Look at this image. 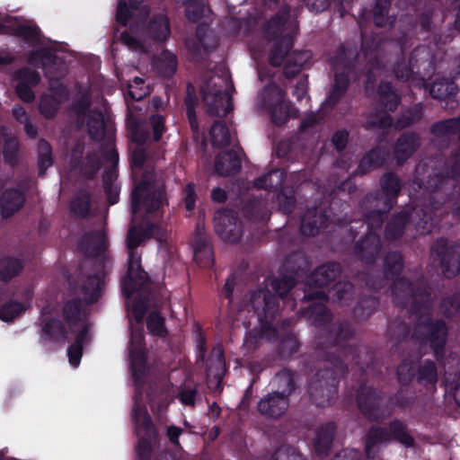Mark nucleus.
I'll use <instances>...</instances> for the list:
<instances>
[{
	"label": "nucleus",
	"instance_id": "nucleus-13",
	"mask_svg": "<svg viewBox=\"0 0 460 460\" xmlns=\"http://www.w3.org/2000/svg\"><path fill=\"white\" fill-rule=\"evenodd\" d=\"M394 438L402 444L409 446L411 444V438L406 433L404 426L400 421L393 422L390 426V431L387 433L383 429H372L369 430L366 442V453L368 457L373 458L379 447Z\"/></svg>",
	"mask_w": 460,
	"mask_h": 460
},
{
	"label": "nucleus",
	"instance_id": "nucleus-32",
	"mask_svg": "<svg viewBox=\"0 0 460 460\" xmlns=\"http://www.w3.org/2000/svg\"><path fill=\"white\" fill-rule=\"evenodd\" d=\"M147 33L155 41H165L170 35L168 18L163 14L153 16L147 24Z\"/></svg>",
	"mask_w": 460,
	"mask_h": 460
},
{
	"label": "nucleus",
	"instance_id": "nucleus-26",
	"mask_svg": "<svg viewBox=\"0 0 460 460\" xmlns=\"http://www.w3.org/2000/svg\"><path fill=\"white\" fill-rule=\"evenodd\" d=\"M288 405V399L285 398V395L273 393L259 402L258 409L266 416L277 418L286 411Z\"/></svg>",
	"mask_w": 460,
	"mask_h": 460
},
{
	"label": "nucleus",
	"instance_id": "nucleus-52",
	"mask_svg": "<svg viewBox=\"0 0 460 460\" xmlns=\"http://www.w3.org/2000/svg\"><path fill=\"white\" fill-rule=\"evenodd\" d=\"M414 58V52L411 53L409 62L406 64L403 58L401 60H397L394 66V73L395 77L402 82H407L411 78L412 75V61Z\"/></svg>",
	"mask_w": 460,
	"mask_h": 460
},
{
	"label": "nucleus",
	"instance_id": "nucleus-7",
	"mask_svg": "<svg viewBox=\"0 0 460 460\" xmlns=\"http://www.w3.org/2000/svg\"><path fill=\"white\" fill-rule=\"evenodd\" d=\"M166 204V193L164 188L156 186L146 174L134 187L131 192V214L137 217L142 208L146 215L158 211Z\"/></svg>",
	"mask_w": 460,
	"mask_h": 460
},
{
	"label": "nucleus",
	"instance_id": "nucleus-16",
	"mask_svg": "<svg viewBox=\"0 0 460 460\" xmlns=\"http://www.w3.org/2000/svg\"><path fill=\"white\" fill-rule=\"evenodd\" d=\"M330 215L325 208L318 206L308 208L301 217L300 232L305 236L317 235L328 226Z\"/></svg>",
	"mask_w": 460,
	"mask_h": 460
},
{
	"label": "nucleus",
	"instance_id": "nucleus-61",
	"mask_svg": "<svg viewBox=\"0 0 460 460\" xmlns=\"http://www.w3.org/2000/svg\"><path fill=\"white\" fill-rule=\"evenodd\" d=\"M248 268V263L243 261L239 268L234 270L226 280V283L223 288H234L235 286H239L243 284V272L246 270Z\"/></svg>",
	"mask_w": 460,
	"mask_h": 460
},
{
	"label": "nucleus",
	"instance_id": "nucleus-44",
	"mask_svg": "<svg viewBox=\"0 0 460 460\" xmlns=\"http://www.w3.org/2000/svg\"><path fill=\"white\" fill-rule=\"evenodd\" d=\"M279 209L285 215L294 212L296 205V198L293 189H282L277 196Z\"/></svg>",
	"mask_w": 460,
	"mask_h": 460
},
{
	"label": "nucleus",
	"instance_id": "nucleus-22",
	"mask_svg": "<svg viewBox=\"0 0 460 460\" xmlns=\"http://www.w3.org/2000/svg\"><path fill=\"white\" fill-rule=\"evenodd\" d=\"M26 201L23 190L18 188H7L0 195V213L4 219L10 218L21 210Z\"/></svg>",
	"mask_w": 460,
	"mask_h": 460
},
{
	"label": "nucleus",
	"instance_id": "nucleus-5",
	"mask_svg": "<svg viewBox=\"0 0 460 460\" xmlns=\"http://www.w3.org/2000/svg\"><path fill=\"white\" fill-rule=\"evenodd\" d=\"M438 208V202L430 199L429 206L414 211L412 220H414L416 227L420 230L421 234H429L436 226L435 210ZM411 219V216L405 210L394 214L385 226V238L388 241L399 240L404 234L405 227Z\"/></svg>",
	"mask_w": 460,
	"mask_h": 460
},
{
	"label": "nucleus",
	"instance_id": "nucleus-29",
	"mask_svg": "<svg viewBox=\"0 0 460 460\" xmlns=\"http://www.w3.org/2000/svg\"><path fill=\"white\" fill-rule=\"evenodd\" d=\"M153 66L161 77L172 78L177 71V57L168 49H164L159 57L153 59Z\"/></svg>",
	"mask_w": 460,
	"mask_h": 460
},
{
	"label": "nucleus",
	"instance_id": "nucleus-23",
	"mask_svg": "<svg viewBox=\"0 0 460 460\" xmlns=\"http://www.w3.org/2000/svg\"><path fill=\"white\" fill-rule=\"evenodd\" d=\"M215 171L219 176H233L242 168L240 155L234 150L220 152L215 159Z\"/></svg>",
	"mask_w": 460,
	"mask_h": 460
},
{
	"label": "nucleus",
	"instance_id": "nucleus-53",
	"mask_svg": "<svg viewBox=\"0 0 460 460\" xmlns=\"http://www.w3.org/2000/svg\"><path fill=\"white\" fill-rule=\"evenodd\" d=\"M186 16L189 21L192 22H199L205 16V13L208 7L204 4L203 0L192 1V3L186 4Z\"/></svg>",
	"mask_w": 460,
	"mask_h": 460
},
{
	"label": "nucleus",
	"instance_id": "nucleus-45",
	"mask_svg": "<svg viewBox=\"0 0 460 460\" xmlns=\"http://www.w3.org/2000/svg\"><path fill=\"white\" fill-rule=\"evenodd\" d=\"M447 329L444 323H438L434 327L430 337L429 339L430 346L434 349V354L437 358L440 357V350L446 342Z\"/></svg>",
	"mask_w": 460,
	"mask_h": 460
},
{
	"label": "nucleus",
	"instance_id": "nucleus-34",
	"mask_svg": "<svg viewBox=\"0 0 460 460\" xmlns=\"http://www.w3.org/2000/svg\"><path fill=\"white\" fill-rule=\"evenodd\" d=\"M24 268L22 259L14 257H3L0 259V280L7 283L18 276Z\"/></svg>",
	"mask_w": 460,
	"mask_h": 460
},
{
	"label": "nucleus",
	"instance_id": "nucleus-37",
	"mask_svg": "<svg viewBox=\"0 0 460 460\" xmlns=\"http://www.w3.org/2000/svg\"><path fill=\"white\" fill-rule=\"evenodd\" d=\"M87 132L93 141H101L105 136L104 118L102 111L93 110L88 114Z\"/></svg>",
	"mask_w": 460,
	"mask_h": 460
},
{
	"label": "nucleus",
	"instance_id": "nucleus-3",
	"mask_svg": "<svg viewBox=\"0 0 460 460\" xmlns=\"http://www.w3.org/2000/svg\"><path fill=\"white\" fill-rule=\"evenodd\" d=\"M311 261L300 251L289 253L279 267V276H268L264 288H296L305 282V288H328L341 274L340 263L330 261L316 267L309 272Z\"/></svg>",
	"mask_w": 460,
	"mask_h": 460
},
{
	"label": "nucleus",
	"instance_id": "nucleus-19",
	"mask_svg": "<svg viewBox=\"0 0 460 460\" xmlns=\"http://www.w3.org/2000/svg\"><path fill=\"white\" fill-rule=\"evenodd\" d=\"M192 245L193 257L197 264L206 269L212 268L215 259L211 242L199 225H197Z\"/></svg>",
	"mask_w": 460,
	"mask_h": 460
},
{
	"label": "nucleus",
	"instance_id": "nucleus-20",
	"mask_svg": "<svg viewBox=\"0 0 460 460\" xmlns=\"http://www.w3.org/2000/svg\"><path fill=\"white\" fill-rule=\"evenodd\" d=\"M458 87L452 80L440 78L435 80L429 89V94L433 99L439 100L446 110L453 111L457 105L456 95Z\"/></svg>",
	"mask_w": 460,
	"mask_h": 460
},
{
	"label": "nucleus",
	"instance_id": "nucleus-14",
	"mask_svg": "<svg viewBox=\"0 0 460 460\" xmlns=\"http://www.w3.org/2000/svg\"><path fill=\"white\" fill-rule=\"evenodd\" d=\"M31 300L32 294L29 291L7 297L0 289V320L13 322L31 306Z\"/></svg>",
	"mask_w": 460,
	"mask_h": 460
},
{
	"label": "nucleus",
	"instance_id": "nucleus-30",
	"mask_svg": "<svg viewBox=\"0 0 460 460\" xmlns=\"http://www.w3.org/2000/svg\"><path fill=\"white\" fill-rule=\"evenodd\" d=\"M0 137L4 139L3 155L4 162L13 166L18 162L20 144L15 136L8 132V128L0 126Z\"/></svg>",
	"mask_w": 460,
	"mask_h": 460
},
{
	"label": "nucleus",
	"instance_id": "nucleus-15",
	"mask_svg": "<svg viewBox=\"0 0 460 460\" xmlns=\"http://www.w3.org/2000/svg\"><path fill=\"white\" fill-rule=\"evenodd\" d=\"M201 93L210 116L226 117L233 110L231 96L226 90L219 89L211 92L208 86H203Z\"/></svg>",
	"mask_w": 460,
	"mask_h": 460
},
{
	"label": "nucleus",
	"instance_id": "nucleus-9",
	"mask_svg": "<svg viewBox=\"0 0 460 460\" xmlns=\"http://www.w3.org/2000/svg\"><path fill=\"white\" fill-rule=\"evenodd\" d=\"M433 260L439 262L444 276L454 278L460 272V244L449 243L445 237L438 238L431 246Z\"/></svg>",
	"mask_w": 460,
	"mask_h": 460
},
{
	"label": "nucleus",
	"instance_id": "nucleus-31",
	"mask_svg": "<svg viewBox=\"0 0 460 460\" xmlns=\"http://www.w3.org/2000/svg\"><path fill=\"white\" fill-rule=\"evenodd\" d=\"M54 307L50 310L48 306L42 309L41 333L53 338H63L66 332L65 327L56 319Z\"/></svg>",
	"mask_w": 460,
	"mask_h": 460
},
{
	"label": "nucleus",
	"instance_id": "nucleus-12",
	"mask_svg": "<svg viewBox=\"0 0 460 460\" xmlns=\"http://www.w3.org/2000/svg\"><path fill=\"white\" fill-rule=\"evenodd\" d=\"M214 227L217 234L226 242L235 243L243 236V224L238 214L233 209H219L214 215Z\"/></svg>",
	"mask_w": 460,
	"mask_h": 460
},
{
	"label": "nucleus",
	"instance_id": "nucleus-36",
	"mask_svg": "<svg viewBox=\"0 0 460 460\" xmlns=\"http://www.w3.org/2000/svg\"><path fill=\"white\" fill-rule=\"evenodd\" d=\"M423 113V104L421 102L414 104L398 115L395 120V128L403 129L411 126L422 119Z\"/></svg>",
	"mask_w": 460,
	"mask_h": 460
},
{
	"label": "nucleus",
	"instance_id": "nucleus-47",
	"mask_svg": "<svg viewBox=\"0 0 460 460\" xmlns=\"http://www.w3.org/2000/svg\"><path fill=\"white\" fill-rule=\"evenodd\" d=\"M61 103L56 96L45 95L40 100V111L46 119H53L59 111Z\"/></svg>",
	"mask_w": 460,
	"mask_h": 460
},
{
	"label": "nucleus",
	"instance_id": "nucleus-28",
	"mask_svg": "<svg viewBox=\"0 0 460 460\" xmlns=\"http://www.w3.org/2000/svg\"><path fill=\"white\" fill-rule=\"evenodd\" d=\"M353 0H305L306 7L315 13H321L332 8L334 13L343 18L349 13Z\"/></svg>",
	"mask_w": 460,
	"mask_h": 460
},
{
	"label": "nucleus",
	"instance_id": "nucleus-42",
	"mask_svg": "<svg viewBox=\"0 0 460 460\" xmlns=\"http://www.w3.org/2000/svg\"><path fill=\"white\" fill-rule=\"evenodd\" d=\"M393 125V118L384 111H376L371 112L367 117L364 128L367 130L370 129H382L387 130Z\"/></svg>",
	"mask_w": 460,
	"mask_h": 460
},
{
	"label": "nucleus",
	"instance_id": "nucleus-39",
	"mask_svg": "<svg viewBox=\"0 0 460 460\" xmlns=\"http://www.w3.org/2000/svg\"><path fill=\"white\" fill-rule=\"evenodd\" d=\"M91 210V195L87 190H79L70 203L71 213L79 218H85Z\"/></svg>",
	"mask_w": 460,
	"mask_h": 460
},
{
	"label": "nucleus",
	"instance_id": "nucleus-58",
	"mask_svg": "<svg viewBox=\"0 0 460 460\" xmlns=\"http://www.w3.org/2000/svg\"><path fill=\"white\" fill-rule=\"evenodd\" d=\"M34 56L40 55V67L45 68L47 66H51L57 64L58 56L55 52L48 48H42L37 50H33Z\"/></svg>",
	"mask_w": 460,
	"mask_h": 460
},
{
	"label": "nucleus",
	"instance_id": "nucleus-48",
	"mask_svg": "<svg viewBox=\"0 0 460 460\" xmlns=\"http://www.w3.org/2000/svg\"><path fill=\"white\" fill-rule=\"evenodd\" d=\"M389 6L390 1H376L373 10V20L376 27L383 28L387 25L389 21Z\"/></svg>",
	"mask_w": 460,
	"mask_h": 460
},
{
	"label": "nucleus",
	"instance_id": "nucleus-50",
	"mask_svg": "<svg viewBox=\"0 0 460 460\" xmlns=\"http://www.w3.org/2000/svg\"><path fill=\"white\" fill-rule=\"evenodd\" d=\"M13 77L18 83H23L31 86H37L41 79L39 72L27 66L17 69L14 72Z\"/></svg>",
	"mask_w": 460,
	"mask_h": 460
},
{
	"label": "nucleus",
	"instance_id": "nucleus-43",
	"mask_svg": "<svg viewBox=\"0 0 460 460\" xmlns=\"http://www.w3.org/2000/svg\"><path fill=\"white\" fill-rule=\"evenodd\" d=\"M9 34L21 38L28 43H35L40 41L42 35L40 27L36 24H19L15 27H11Z\"/></svg>",
	"mask_w": 460,
	"mask_h": 460
},
{
	"label": "nucleus",
	"instance_id": "nucleus-6",
	"mask_svg": "<svg viewBox=\"0 0 460 460\" xmlns=\"http://www.w3.org/2000/svg\"><path fill=\"white\" fill-rule=\"evenodd\" d=\"M460 178V145L452 152L445 164L444 172L429 175L426 189L430 193V199L439 203L446 201L456 186L455 180Z\"/></svg>",
	"mask_w": 460,
	"mask_h": 460
},
{
	"label": "nucleus",
	"instance_id": "nucleus-49",
	"mask_svg": "<svg viewBox=\"0 0 460 460\" xmlns=\"http://www.w3.org/2000/svg\"><path fill=\"white\" fill-rule=\"evenodd\" d=\"M333 431V424H329L327 427L322 429L318 432L314 442V447L319 454H324L325 451L329 448L332 439Z\"/></svg>",
	"mask_w": 460,
	"mask_h": 460
},
{
	"label": "nucleus",
	"instance_id": "nucleus-57",
	"mask_svg": "<svg viewBox=\"0 0 460 460\" xmlns=\"http://www.w3.org/2000/svg\"><path fill=\"white\" fill-rule=\"evenodd\" d=\"M278 173H279V171L274 170L268 173H265L263 175L257 177L253 181V186L259 190H271L273 189H276L278 187V185H279L281 183V180H279L276 183H273L271 181V177L273 174H278Z\"/></svg>",
	"mask_w": 460,
	"mask_h": 460
},
{
	"label": "nucleus",
	"instance_id": "nucleus-27",
	"mask_svg": "<svg viewBox=\"0 0 460 460\" xmlns=\"http://www.w3.org/2000/svg\"><path fill=\"white\" fill-rule=\"evenodd\" d=\"M377 103L387 111L394 112L401 103V96L391 82L381 81L377 86Z\"/></svg>",
	"mask_w": 460,
	"mask_h": 460
},
{
	"label": "nucleus",
	"instance_id": "nucleus-33",
	"mask_svg": "<svg viewBox=\"0 0 460 460\" xmlns=\"http://www.w3.org/2000/svg\"><path fill=\"white\" fill-rule=\"evenodd\" d=\"M403 269V258L400 252L392 251L384 258V276L386 279L395 281Z\"/></svg>",
	"mask_w": 460,
	"mask_h": 460
},
{
	"label": "nucleus",
	"instance_id": "nucleus-21",
	"mask_svg": "<svg viewBox=\"0 0 460 460\" xmlns=\"http://www.w3.org/2000/svg\"><path fill=\"white\" fill-rule=\"evenodd\" d=\"M420 146V136L412 131L403 132L394 146V155L398 165H402Z\"/></svg>",
	"mask_w": 460,
	"mask_h": 460
},
{
	"label": "nucleus",
	"instance_id": "nucleus-35",
	"mask_svg": "<svg viewBox=\"0 0 460 460\" xmlns=\"http://www.w3.org/2000/svg\"><path fill=\"white\" fill-rule=\"evenodd\" d=\"M107 271L103 262L98 263L91 272L85 276H82L83 285L70 286L69 288H104L107 284Z\"/></svg>",
	"mask_w": 460,
	"mask_h": 460
},
{
	"label": "nucleus",
	"instance_id": "nucleus-18",
	"mask_svg": "<svg viewBox=\"0 0 460 460\" xmlns=\"http://www.w3.org/2000/svg\"><path fill=\"white\" fill-rule=\"evenodd\" d=\"M381 249L380 235L372 232H367L353 247L354 254L366 264H373L378 258Z\"/></svg>",
	"mask_w": 460,
	"mask_h": 460
},
{
	"label": "nucleus",
	"instance_id": "nucleus-2",
	"mask_svg": "<svg viewBox=\"0 0 460 460\" xmlns=\"http://www.w3.org/2000/svg\"><path fill=\"white\" fill-rule=\"evenodd\" d=\"M297 30V22L292 19L288 4L282 5L261 28L263 39L272 42L270 64L275 67L284 64L283 74L288 79L296 77L311 58L308 50L289 53L294 46Z\"/></svg>",
	"mask_w": 460,
	"mask_h": 460
},
{
	"label": "nucleus",
	"instance_id": "nucleus-38",
	"mask_svg": "<svg viewBox=\"0 0 460 460\" xmlns=\"http://www.w3.org/2000/svg\"><path fill=\"white\" fill-rule=\"evenodd\" d=\"M217 359L215 366L209 367L208 372V385L213 391H217L220 388L221 381L226 371L223 354L220 348L214 350Z\"/></svg>",
	"mask_w": 460,
	"mask_h": 460
},
{
	"label": "nucleus",
	"instance_id": "nucleus-54",
	"mask_svg": "<svg viewBox=\"0 0 460 460\" xmlns=\"http://www.w3.org/2000/svg\"><path fill=\"white\" fill-rule=\"evenodd\" d=\"M149 125L152 129V139L158 142L165 131V119L161 114H154L149 118Z\"/></svg>",
	"mask_w": 460,
	"mask_h": 460
},
{
	"label": "nucleus",
	"instance_id": "nucleus-11",
	"mask_svg": "<svg viewBox=\"0 0 460 460\" xmlns=\"http://www.w3.org/2000/svg\"><path fill=\"white\" fill-rule=\"evenodd\" d=\"M380 189L368 193L364 203L377 202L385 205V209H392L397 203L402 190V181L394 172H385L379 180Z\"/></svg>",
	"mask_w": 460,
	"mask_h": 460
},
{
	"label": "nucleus",
	"instance_id": "nucleus-8",
	"mask_svg": "<svg viewBox=\"0 0 460 460\" xmlns=\"http://www.w3.org/2000/svg\"><path fill=\"white\" fill-rule=\"evenodd\" d=\"M64 316L68 326L77 327L78 334L75 341L67 349L69 364L73 367H77L82 356L83 345L88 340V329L81 323L85 316V309L76 300L68 301L64 307Z\"/></svg>",
	"mask_w": 460,
	"mask_h": 460
},
{
	"label": "nucleus",
	"instance_id": "nucleus-4",
	"mask_svg": "<svg viewBox=\"0 0 460 460\" xmlns=\"http://www.w3.org/2000/svg\"><path fill=\"white\" fill-rule=\"evenodd\" d=\"M152 235L151 228L132 226L127 234L126 246L128 250V267L121 277L119 288H150L148 273L141 264V254L137 248Z\"/></svg>",
	"mask_w": 460,
	"mask_h": 460
},
{
	"label": "nucleus",
	"instance_id": "nucleus-46",
	"mask_svg": "<svg viewBox=\"0 0 460 460\" xmlns=\"http://www.w3.org/2000/svg\"><path fill=\"white\" fill-rule=\"evenodd\" d=\"M102 167L101 159L95 152H89L85 155V162L82 165V172L88 180H93Z\"/></svg>",
	"mask_w": 460,
	"mask_h": 460
},
{
	"label": "nucleus",
	"instance_id": "nucleus-51",
	"mask_svg": "<svg viewBox=\"0 0 460 460\" xmlns=\"http://www.w3.org/2000/svg\"><path fill=\"white\" fill-rule=\"evenodd\" d=\"M274 384L279 389V392L278 393L280 395H285V398H288V395L291 393V391L294 388L293 375L287 370L281 371L274 378Z\"/></svg>",
	"mask_w": 460,
	"mask_h": 460
},
{
	"label": "nucleus",
	"instance_id": "nucleus-25",
	"mask_svg": "<svg viewBox=\"0 0 460 460\" xmlns=\"http://www.w3.org/2000/svg\"><path fill=\"white\" fill-rule=\"evenodd\" d=\"M386 157L387 152L384 146L377 145L372 147L360 159L356 173L364 175L375 169L380 168L384 165Z\"/></svg>",
	"mask_w": 460,
	"mask_h": 460
},
{
	"label": "nucleus",
	"instance_id": "nucleus-40",
	"mask_svg": "<svg viewBox=\"0 0 460 460\" xmlns=\"http://www.w3.org/2000/svg\"><path fill=\"white\" fill-rule=\"evenodd\" d=\"M127 127L131 140L138 145H144L152 138L148 126L136 118H129L127 121Z\"/></svg>",
	"mask_w": 460,
	"mask_h": 460
},
{
	"label": "nucleus",
	"instance_id": "nucleus-17",
	"mask_svg": "<svg viewBox=\"0 0 460 460\" xmlns=\"http://www.w3.org/2000/svg\"><path fill=\"white\" fill-rule=\"evenodd\" d=\"M78 248L85 257L97 259L108 249V237L104 230H93L81 236Z\"/></svg>",
	"mask_w": 460,
	"mask_h": 460
},
{
	"label": "nucleus",
	"instance_id": "nucleus-1",
	"mask_svg": "<svg viewBox=\"0 0 460 460\" xmlns=\"http://www.w3.org/2000/svg\"><path fill=\"white\" fill-rule=\"evenodd\" d=\"M123 296L131 325V337L129 341V362L132 376L136 383V394L132 410V419L136 424V432L138 438L137 454L145 458L151 450V440L155 436V429L147 414L145 400L148 396L141 391L140 382L149 372V366L146 359L143 348V331L134 326L132 319L138 324L144 314L149 312L147 328L149 332L157 336H164L165 329L164 319L153 310V302L150 299L149 289H124Z\"/></svg>",
	"mask_w": 460,
	"mask_h": 460
},
{
	"label": "nucleus",
	"instance_id": "nucleus-10",
	"mask_svg": "<svg viewBox=\"0 0 460 460\" xmlns=\"http://www.w3.org/2000/svg\"><path fill=\"white\" fill-rule=\"evenodd\" d=\"M285 97V91L276 84H269L264 87L263 102L269 108L271 121L279 127L288 120L294 111L291 102Z\"/></svg>",
	"mask_w": 460,
	"mask_h": 460
},
{
	"label": "nucleus",
	"instance_id": "nucleus-64",
	"mask_svg": "<svg viewBox=\"0 0 460 460\" xmlns=\"http://www.w3.org/2000/svg\"><path fill=\"white\" fill-rule=\"evenodd\" d=\"M349 133L347 130H338L332 137V143L338 152L343 151L348 144Z\"/></svg>",
	"mask_w": 460,
	"mask_h": 460
},
{
	"label": "nucleus",
	"instance_id": "nucleus-59",
	"mask_svg": "<svg viewBox=\"0 0 460 460\" xmlns=\"http://www.w3.org/2000/svg\"><path fill=\"white\" fill-rule=\"evenodd\" d=\"M419 381L433 385L437 381V372L432 362H426L419 371Z\"/></svg>",
	"mask_w": 460,
	"mask_h": 460
},
{
	"label": "nucleus",
	"instance_id": "nucleus-24",
	"mask_svg": "<svg viewBox=\"0 0 460 460\" xmlns=\"http://www.w3.org/2000/svg\"><path fill=\"white\" fill-rule=\"evenodd\" d=\"M364 207L369 206L371 208L363 213V221H357L356 224H360L361 226H367V232L376 233L382 228V226L386 218L387 213L391 209H385V205L377 202L364 203Z\"/></svg>",
	"mask_w": 460,
	"mask_h": 460
},
{
	"label": "nucleus",
	"instance_id": "nucleus-63",
	"mask_svg": "<svg viewBox=\"0 0 460 460\" xmlns=\"http://www.w3.org/2000/svg\"><path fill=\"white\" fill-rule=\"evenodd\" d=\"M272 460H303L293 448L283 447L277 450Z\"/></svg>",
	"mask_w": 460,
	"mask_h": 460
},
{
	"label": "nucleus",
	"instance_id": "nucleus-41",
	"mask_svg": "<svg viewBox=\"0 0 460 460\" xmlns=\"http://www.w3.org/2000/svg\"><path fill=\"white\" fill-rule=\"evenodd\" d=\"M209 134L211 137V143L214 147H226L231 144V135L229 128L222 120H216L212 124Z\"/></svg>",
	"mask_w": 460,
	"mask_h": 460
},
{
	"label": "nucleus",
	"instance_id": "nucleus-60",
	"mask_svg": "<svg viewBox=\"0 0 460 460\" xmlns=\"http://www.w3.org/2000/svg\"><path fill=\"white\" fill-rule=\"evenodd\" d=\"M182 192L185 208L188 211H192L197 200L196 185L193 182L187 183Z\"/></svg>",
	"mask_w": 460,
	"mask_h": 460
},
{
	"label": "nucleus",
	"instance_id": "nucleus-56",
	"mask_svg": "<svg viewBox=\"0 0 460 460\" xmlns=\"http://www.w3.org/2000/svg\"><path fill=\"white\" fill-rule=\"evenodd\" d=\"M91 105L90 97L87 94H82L78 99L73 102L71 109L76 116L81 119L89 114Z\"/></svg>",
	"mask_w": 460,
	"mask_h": 460
},
{
	"label": "nucleus",
	"instance_id": "nucleus-55",
	"mask_svg": "<svg viewBox=\"0 0 460 460\" xmlns=\"http://www.w3.org/2000/svg\"><path fill=\"white\" fill-rule=\"evenodd\" d=\"M136 9H131L130 5L127 4L126 0H119L117 5L115 20L116 22L121 26H127L128 21L133 16V12Z\"/></svg>",
	"mask_w": 460,
	"mask_h": 460
},
{
	"label": "nucleus",
	"instance_id": "nucleus-62",
	"mask_svg": "<svg viewBox=\"0 0 460 460\" xmlns=\"http://www.w3.org/2000/svg\"><path fill=\"white\" fill-rule=\"evenodd\" d=\"M31 87V85L25 84L23 83H17L15 91L22 102L30 103L35 100V94Z\"/></svg>",
	"mask_w": 460,
	"mask_h": 460
}]
</instances>
